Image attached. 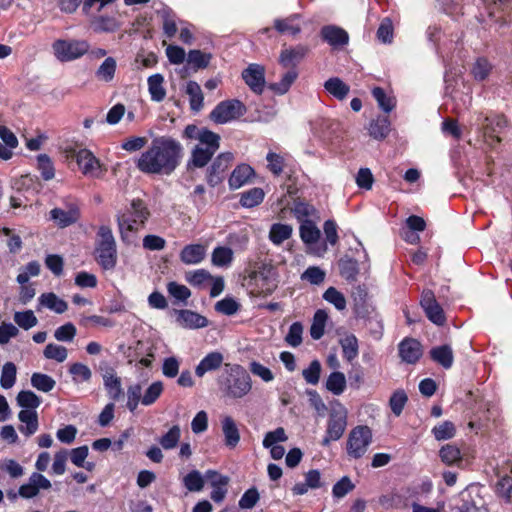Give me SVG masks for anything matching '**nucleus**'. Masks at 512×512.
Masks as SVG:
<instances>
[{
	"instance_id": "55",
	"label": "nucleus",
	"mask_w": 512,
	"mask_h": 512,
	"mask_svg": "<svg viewBox=\"0 0 512 512\" xmlns=\"http://www.w3.org/2000/svg\"><path fill=\"white\" fill-rule=\"evenodd\" d=\"M43 355L46 359H51L62 363L67 359L68 351L64 346L49 343L46 345L43 351Z\"/></svg>"
},
{
	"instance_id": "10",
	"label": "nucleus",
	"mask_w": 512,
	"mask_h": 512,
	"mask_svg": "<svg viewBox=\"0 0 512 512\" xmlns=\"http://www.w3.org/2000/svg\"><path fill=\"white\" fill-rule=\"evenodd\" d=\"M506 124L507 121L502 115L484 116L481 113L476 116L473 122V125H476L477 129L481 130L486 138L491 139L490 145L494 142H500L498 134L506 127Z\"/></svg>"
},
{
	"instance_id": "56",
	"label": "nucleus",
	"mask_w": 512,
	"mask_h": 512,
	"mask_svg": "<svg viewBox=\"0 0 512 512\" xmlns=\"http://www.w3.org/2000/svg\"><path fill=\"white\" fill-rule=\"evenodd\" d=\"M142 399V386L140 383H135L127 388V408L130 412H134Z\"/></svg>"
},
{
	"instance_id": "12",
	"label": "nucleus",
	"mask_w": 512,
	"mask_h": 512,
	"mask_svg": "<svg viewBox=\"0 0 512 512\" xmlns=\"http://www.w3.org/2000/svg\"><path fill=\"white\" fill-rule=\"evenodd\" d=\"M234 156L230 152H225L219 154L212 162L211 166L207 171V182L211 187H215L220 184L224 177L225 173L230 167Z\"/></svg>"
},
{
	"instance_id": "37",
	"label": "nucleus",
	"mask_w": 512,
	"mask_h": 512,
	"mask_svg": "<svg viewBox=\"0 0 512 512\" xmlns=\"http://www.w3.org/2000/svg\"><path fill=\"white\" fill-rule=\"evenodd\" d=\"M117 62L113 57H106L95 72L98 80L111 82L114 79Z\"/></svg>"
},
{
	"instance_id": "30",
	"label": "nucleus",
	"mask_w": 512,
	"mask_h": 512,
	"mask_svg": "<svg viewBox=\"0 0 512 512\" xmlns=\"http://www.w3.org/2000/svg\"><path fill=\"white\" fill-rule=\"evenodd\" d=\"M205 256V247L201 244H190L185 246L181 253L180 259L185 264H198Z\"/></svg>"
},
{
	"instance_id": "15",
	"label": "nucleus",
	"mask_w": 512,
	"mask_h": 512,
	"mask_svg": "<svg viewBox=\"0 0 512 512\" xmlns=\"http://www.w3.org/2000/svg\"><path fill=\"white\" fill-rule=\"evenodd\" d=\"M321 236L320 230L317 226L310 220L304 221L300 226V237L301 240L309 246L313 253L317 256H322L326 250L327 246L325 243L321 244L317 249L313 248V245L317 244Z\"/></svg>"
},
{
	"instance_id": "52",
	"label": "nucleus",
	"mask_w": 512,
	"mask_h": 512,
	"mask_svg": "<svg viewBox=\"0 0 512 512\" xmlns=\"http://www.w3.org/2000/svg\"><path fill=\"white\" fill-rule=\"evenodd\" d=\"M372 95L377 101L379 107L386 113L391 112L395 105L396 101L393 97L387 95L385 91L380 87H375L372 90Z\"/></svg>"
},
{
	"instance_id": "44",
	"label": "nucleus",
	"mask_w": 512,
	"mask_h": 512,
	"mask_svg": "<svg viewBox=\"0 0 512 512\" xmlns=\"http://www.w3.org/2000/svg\"><path fill=\"white\" fill-rule=\"evenodd\" d=\"M326 388L334 395H341L346 388V378L342 372H332L327 381Z\"/></svg>"
},
{
	"instance_id": "8",
	"label": "nucleus",
	"mask_w": 512,
	"mask_h": 512,
	"mask_svg": "<svg viewBox=\"0 0 512 512\" xmlns=\"http://www.w3.org/2000/svg\"><path fill=\"white\" fill-rule=\"evenodd\" d=\"M372 442V431L368 426L359 425L353 428L347 439V454L354 459L365 455Z\"/></svg>"
},
{
	"instance_id": "29",
	"label": "nucleus",
	"mask_w": 512,
	"mask_h": 512,
	"mask_svg": "<svg viewBox=\"0 0 512 512\" xmlns=\"http://www.w3.org/2000/svg\"><path fill=\"white\" fill-rule=\"evenodd\" d=\"M431 359L440 364L443 368L449 369L453 365L454 356L449 345H441L430 350Z\"/></svg>"
},
{
	"instance_id": "21",
	"label": "nucleus",
	"mask_w": 512,
	"mask_h": 512,
	"mask_svg": "<svg viewBox=\"0 0 512 512\" xmlns=\"http://www.w3.org/2000/svg\"><path fill=\"white\" fill-rule=\"evenodd\" d=\"M221 428L225 446L229 449H234L240 442V432L235 420L231 416L223 417Z\"/></svg>"
},
{
	"instance_id": "9",
	"label": "nucleus",
	"mask_w": 512,
	"mask_h": 512,
	"mask_svg": "<svg viewBox=\"0 0 512 512\" xmlns=\"http://www.w3.org/2000/svg\"><path fill=\"white\" fill-rule=\"evenodd\" d=\"M246 113L245 105L237 100H225L216 105L210 113V119L216 124H225L236 120Z\"/></svg>"
},
{
	"instance_id": "40",
	"label": "nucleus",
	"mask_w": 512,
	"mask_h": 512,
	"mask_svg": "<svg viewBox=\"0 0 512 512\" xmlns=\"http://www.w3.org/2000/svg\"><path fill=\"white\" fill-rule=\"evenodd\" d=\"M212 55L210 53H204L201 50H190L187 56V62L192 66L194 71L199 69H205L208 67Z\"/></svg>"
},
{
	"instance_id": "13",
	"label": "nucleus",
	"mask_w": 512,
	"mask_h": 512,
	"mask_svg": "<svg viewBox=\"0 0 512 512\" xmlns=\"http://www.w3.org/2000/svg\"><path fill=\"white\" fill-rule=\"evenodd\" d=\"M420 305L431 322L436 325H443L445 323L444 311L436 301L432 290H424L422 292Z\"/></svg>"
},
{
	"instance_id": "26",
	"label": "nucleus",
	"mask_w": 512,
	"mask_h": 512,
	"mask_svg": "<svg viewBox=\"0 0 512 512\" xmlns=\"http://www.w3.org/2000/svg\"><path fill=\"white\" fill-rule=\"evenodd\" d=\"M177 321L182 327L188 329H198L208 325L206 317L191 310H181L178 313Z\"/></svg>"
},
{
	"instance_id": "20",
	"label": "nucleus",
	"mask_w": 512,
	"mask_h": 512,
	"mask_svg": "<svg viewBox=\"0 0 512 512\" xmlns=\"http://www.w3.org/2000/svg\"><path fill=\"white\" fill-rule=\"evenodd\" d=\"M399 355L408 364L416 363L422 356V346L419 341L407 338L399 344Z\"/></svg>"
},
{
	"instance_id": "54",
	"label": "nucleus",
	"mask_w": 512,
	"mask_h": 512,
	"mask_svg": "<svg viewBox=\"0 0 512 512\" xmlns=\"http://www.w3.org/2000/svg\"><path fill=\"white\" fill-rule=\"evenodd\" d=\"M408 396L403 389L396 390L389 399V406L395 416H400L406 403Z\"/></svg>"
},
{
	"instance_id": "22",
	"label": "nucleus",
	"mask_w": 512,
	"mask_h": 512,
	"mask_svg": "<svg viewBox=\"0 0 512 512\" xmlns=\"http://www.w3.org/2000/svg\"><path fill=\"white\" fill-rule=\"evenodd\" d=\"M18 419L21 422L18 429L23 435L30 437L37 432L39 422L36 410H21Z\"/></svg>"
},
{
	"instance_id": "23",
	"label": "nucleus",
	"mask_w": 512,
	"mask_h": 512,
	"mask_svg": "<svg viewBox=\"0 0 512 512\" xmlns=\"http://www.w3.org/2000/svg\"><path fill=\"white\" fill-rule=\"evenodd\" d=\"M223 360V354L220 352L214 351L208 353L196 366V376L203 377L206 373L217 370L221 367Z\"/></svg>"
},
{
	"instance_id": "46",
	"label": "nucleus",
	"mask_w": 512,
	"mask_h": 512,
	"mask_svg": "<svg viewBox=\"0 0 512 512\" xmlns=\"http://www.w3.org/2000/svg\"><path fill=\"white\" fill-rule=\"evenodd\" d=\"M264 199V191L261 188L255 187L244 193L240 198V204L246 208H252L259 205Z\"/></svg>"
},
{
	"instance_id": "60",
	"label": "nucleus",
	"mask_w": 512,
	"mask_h": 512,
	"mask_svg": "<svg viewBox=\"0 0 512 512\" xmlns=\"http://www.w3.org/2000/svg\"><path fill=\"white\" fill-rule=\"evenodd\" d=\"M14 321L19 327L23 328L24 330H28L36 326L38 323V319L34 315V312L32 310L16 312L14 314Z\"/></svg>"
},
{
	"instance_id": "41",
	"label": "nucleus",
	"mask_w": 512,
	"mask_h": 512,
	"mask_svg": "<svg viewBox=\"0 0 512 512\" xmlns=\"http://www.w3.org/2000/svg\"><path fill=\"white\" fill-rule=\"evenodd\" d=\"M292 234V227L288 224L276 223L271 226L269 232V239L276 245H280L285 240L290 238Z\"/></svg>"
},
{
	"instance_id": "4",
	"label": "nucleus",
	"mask_w": 512,
	"mask_h": 512,
	"mask_svg": "<svg viewBox=\"0 0 512 512\" xmlns=\"http://www.w3.org/2000/svg\"><path fill=\"white\" fill-rule=\"evenodd\" d=\"M134 205L138 207L137 219L130 214H121L117 218L121 240L126 244L134 243L136 233L144 227L150 212L141 199H134Z\"/></svg>"
},
{
	"instance_id": "58",
	"label": "nucleus",
	"mask_w": 512,
	"mask_h": 512,
	"mask_svg": "<svg viewBox=\"0 0 512 512\" xmlns=\"http://www.w3.org/2000/svg\"><path fill=\"white\" fill-rule=\"evenodd\" d=\"M339 270L343 278L348 281H353L358 275V264L353 259H341L339 261Z\"/></svg>"
},
{
	"instance_id": "1",
	"label": "nucleus",
	"mask_w": 512,
	"mask_h": 512,
	"mask_svg": "<svg viewBox=\"0 0 512 512\" xmlns=\"http://www.w3.org/2000/svg\"><path fill=\"white\" fill-rule=\"evenodd\" d=\"M184 155L182 144L169 135L152 139L148 148L135 161L136 168L148 175H171Z\"/></svg>"
},
{
	"instance_id": "51",
	"label": "nucleus",
	"mask_w": 512,
	"mask_h": 512,
	"mask_svg": "<svg viewBox=\"0 0 512 512\" xmlns=\"http://www.w3.org/2000/svg\"><path fill=\"white\" fill-rule=\"evenodd\" d=\"M55 384V380L47 374L33 373L31 376V385L39 391L50 392Z\"/></svg>"
},
{
	"instance_id": "57",
	"label": "nucleus",
	"mask_w": 512,
	"mask_h": 512,
	"mask_svg": "<svg viewBox=\"0 0 512 512\" xmlns=\"http://www.w3.org/2000/svg\"><path fill=\"white\" fill-rule=\"evenodd\" d=\"M233 260V251L228 247H216L212 253V262L214 265L223 267L228 266Z\"/></svg>"
},
{
	"instance_id": "31",
	"label": "nucleus",
	"mask_w": 512,
	"mask_h": 512,
	"mask_svg": "<svg viewBox=\"0 0 512 512\" xmlns=\"http://www.w3.org/2000/svg\"><path fill=\"white\" fill-rule=\"evenodd\" d=\"M38 301L41 306L46 307L58 314L64 313L68 308L67 303L53 292L43 293L38 298Z\"/></svg>"
},
{
	"instance_id": "3",
	"label": "nucleus",
	"mask_w": 512,
	"mask_h": 512,
	"mask_svg": "<svg viewBox=\"0 0 512 512\" xmlns=\"http://www.w3.org/2000/svg\"><path fill=\"white\" fill-rule=\"evenodd\" d=\"M227 377L222 382L224 395L231 399H240L250 393L252 379L248 372L238 364H226Z\"/></svg>"
},
{
	"instance_id": "35",
	"label": "nucleus",
	"mask_w": 512,
	"mask_h": 512,
	"mask_svg": "<svg viewBox=\"0 0 512 512\" xmlns=\"http://www.w3.org/2000/svg\"><path fill=\"white\" fill-rule=\"evenodd\" d=\"M147 82L151 99L156 102L162 101L166 96V91L163 87L164 77L157 73L150 76Z\"/></svg>"
},
{
	"instance_id": "39",
	"label": "nucleus",
	"mask_w": 512,
	"mask_h": 512,
	"mask_svg": "<svg viewBox=\"0 0 512 512\" xmlns=\"http://www.w3.org/2000/svg\"><path fill=\"white\" fill-rule=\"evenodd\" d=\"M158 14L162 19L164 34L169 38L174 37L178 30L175 14L169 8H163L159 10Z\"/></svg>"
},
{
	"instance_id": "27",
	"label": "nucleus",
	"mask_w": 512,
	"mask_h": 512,
	"mask_svg": "<svg viewBox=\"0 0 512 512\" xmlns=\"http://www.w3.org/2000/svg\"><path fill=\"white\" fill-rule=\"evenodd\" d=\"M368 133L375 140L385 139L391 130V124L388 116H378L371 120L368 125Z\"/></svg>"
},
{
	"instance_id": "17",
	"label": "nucleus",
	"mask_w": 512,
	"mask_h": 512,
	"mask_svg": "<svg viewBox=\"0 0 512 512\" xmlns=\"http://www.w3.org/2000/svg\"><path fill=\"white\" fill-rule=\"evenodd\" d=\"M321 38L333 48H340L348 44L349 35L341 27L336 25H325L320 31Z\"/></svg>"
},
{
	"instance_id": "53",
	"label": "nucleus",
	"mask_w": 512,
	"mask_h": 512,
	"mask_svg": "<svg viewBox=\"0 0 512 512\" xmlns=\"http://www.w3.org/2000/svg\"><path fill=\"white\" fill-rule=\"evenodd\" d=\"M323 299L332 304L339 311H342L346 308L347 302L345 296L335 287H329L323 293Z\"/></svg>"
},
{
	"instance_id": "43",
	"label": "nucleus",
	"mask_w": 512,
	"mask_h": 512,
	"mask_svg": "<svg viewBox=\"0 0 512 512\" xmlns=\"http://www.w3.org/2000/svg\"><path fill=\"white\" fill-rule=\"evenodd\" d=\"M16 400L17 404L24 408L23 410H35L41 404V399L30 390L20 391Z\"/></svg>"
},
{
	"instance_id": "24",
	"label": "nucleus",
	"mask_w": 512,
	"mask_h": 512,
	"mask_svg": "<svg viewBox=\"0 0 512 512\" xmlns=\"http://www.w3.org/2000/svg\"><path fill=\"white\" fill-rule=\"evenodd\" d=\"M255 175V172L248 164L238 165L228 180L229 187L232 190L238 189L247 184L251 178Z\"/></svg>"
},
{
	"instance_id": "45",
	"label": "nucleus",
	"mask_w": 512,
	"mask_h": 512,
	"mask_svg": "<svg viewBox=\"0 0 512 512\" xmlns=\"http://www.w3.org/2000/svg\"><path fill=\"white\" fill-rule=\"evenodd\" d=\"M298 73L295 69L287 71L279 82L271 84L270 88L277 94L283 95L290 89L291 85L297 79Z\"/></svg>"
},
{
	"instance_id": "64",
	"label": "nucleus",
	"mask_w": 512,
	"mask_h": 512,
	"mask_svg": "<svg viewBox=\"0 0 512 512\" xmlns=\"http://www.w3.org/2000/svg\"><path fill=\"white\" fill-rule=\"evenodd\" d=\"M497 493L506 502L512 503V476L506 475L498 481Z\"/></svg>"
},
{
	"instance_id": "14",
	"label": "nucleus",
	"mask_w": 512,
	"mask_h": 512,
	"mask_svg": "<svg viewBox=\"0 0 512 512\" xmlns=\"http://www.w3.org/2000/svg\"><path fill=\"white\" fill-rule=\"evenodd\" d=\"M309 53L310 47L306 44L284 47L279 55V63L284 68H295Z\"/></svg>"
},
{
	"instance_id": "32",
	"label": "nucleus",
	"mask_w": 512,
	"mask_h": 512,
	"mask_svg": "<svg viewBox=\"0 0 512 512\" xmlns=\"http://www.w3.org/2000/svg\"><path fill=\"white\" fill-rule=\"evenodd\" d=\"M324 88L338 100H344L350 92V87L338 77H332L325 81Z\"/></svg>"
},
{
	"instance_id": "38",
	"label": "nucleus",
	"mask_w": 512,
	"mask_h": 512,
	"mask_svg": "<svg viewBox=\"0 0 512 512\" xmlns=\"http://www.w3.org/2000/svg\"><path fill=\"white\" fill-rule=\"evenodd\" d=\"M351 298L357 315H361L367 311L368 292L364 286L358 285L353 287Z\"/></svg>"
},
{
	"instance_id": "5",
	"label": "nucleus",
	"mask_w": 512,
	"mask_h": 512,
	"mask_svg": "<svg viewBox=\"0 0 512 512\" xmlns=\"http://www.w3.org/2000/svg\"><path fill=\"white\" fill-rule=\"evenodd\" d=\"M96 259L105 270H112L117 263L116 241L108 226H101L97 233Z\"/></svg>"
},
{
	"instance_id": "7",
	"label": "nucleus",
	"mask_w": 512,
	"mask_h": 512,
	"mask_svg": "<svg viewBox=\"0 0 512 512\" xmlns=\"http://www.w3.org/2000/svg\"><path fill=\"white\" fill-rule=\"evenodd\" d=\"M89 47L85 40L58 39L52 44L53 54L60 62H71L79 59L88 53Z\"/></svg>"
},
{
	"instance_id": "6",
	"label": "nucleus",
	"mask_w": 512,
	"mask_h": 512,
	"mask_svg": "<svg viewBox=\"0 0 512 512\" xmlns=\"http://www.w3.org/2000/svg\"><path fill=\"white\" fill-rule=\"evenodd\" d=\"M347 427V410L339 402L332 405L327 423L326 435L321 444L328 446L331 441L339 440Z\"/></svg>"
},
{
	"instance_id": "33",
	"label": "nucleus",
	"mask_w": 512,
	"mask_h": 512,
	"mask_svg": "<svg viewBox=\"0 0 512 512\" xmlns=\"http://www.w3.org/2000/svg\"><path fill=\"white\" fill-rule=\"evenodd\" d=\"M186 94L189 96L191 110L195 112L200 111L204 101L200 85L196 81H188L186 84Z\"/></svg>"
},
{
	"instance_id": "47",
	"label": "nucleus",
	"mask_w": 512,
	"mask_h": 512,
	"mask_svg": "<svg viewBox=\"0 0 512 512\" xmlns=\"http://www.w3.org/2000/svg\"><path fill=\"white\" fill-rule=\"evenodd\" d=\"M164 390V385L161 381H155L148 386L142 395L141 404L144 406H151L161 396Z\"/></svg>"
},
{
	"instance_id": "62",
	"label": "nucleus",
	"mask_w": 512,
	"mask_h": 512,
	"mask_svg": "<svg viewBox=\"0 0 512 512\" xmlns=\"http://www.w3.org/2000/svg\"><path fill=\"white\" fill-rule=\"evenodd\" d=\"M38 169L44 180H51L54 178L55 170L50 157L46 154H40L37 157Z\"/></svg>"
},
{
	"instance_id": "34",
	"label": "nucleus",
	"mask_w": 512,
	"mask_h": 512,
	"mask_svg": "<svg viewBox=\"0 0 512 512\" xmlns=\"http://www.w3.org/2000/svg\"><path fill=\"white\" fill-rule=\"evenodd\" d=\"M103 381L109 398L113 401L118 400L123 394L121 379L115 373L111 372L103 376Z\"/></svg>"
},
{
	"instance_id": "59",
	"label": "nucleus",
	"mask_w": 512,
	"mask_h": 512,
	"mask_svg": "<svg viewBox=\"0 0 512 512\" xmlns=\"http://www.w3.org/2000/svg\"><path fill=\"white\" fill-rule=\"evenodd\" d=\"M439 456L447 465H452L461 460V452L455 445L447 444L439 451Z\"/></svg>"
},
{
	"instance_id": "36",
	"label": "nucleus",
	"mask_w": 512,
	"mask_h": 512,
	"mask_svg": "<svg viewBox=\"0 0 512 512\" xmlns=\"http://www.w3.org/2000/svg\"><path fill=\"white\" fill-rule=\"evenodd\" d=\"M328 314L325 310L319 309L315 312L310 327V335L314 340H319L325 332Z\"/></svg>"
},
{
	"instance_id": "48",
	"label": "nucleus",
	"mask_w": 512,
	"mask_h": 512,
	"mask_svg": "<svg viewBox=\"0 0 512 512\" xmlns=\"http://www.w3.org/2000/svg\"><path fill=\"white\" fill-rule=\"evenodd\" d=\"M17 368L13 362H6L1 371L0 385L3 389H10L16 382Z\"/></svg>"
},
{
	"instance_id": "49",
	"label": "nucleus",
	"mask_w": 512,
	"mask_h": 512,
	"mask_svg": "<svg viewBox=\"0 0 512 512\" xmlns=\"http://www.w3.org/2000/svg\"><path fill=\"white\" fill-rule=\"evenodd\" d=\"M205 475L202 476L197 470L190 471L183 478V485L189 492H199L204 487Z\"/></svg>"
},
{
	"instance_id": "42",
	"label": "nucleus",
	"mask_w": 512,
	"mask_h": 512,
	"mask_svg": "<svg viewBox=\"0 0 512 512\" xmlns=\"http://www.w3.org/2000/svg\"><path fill=\"white\" fill-rule=\"evenodd\" d=\"M180 437L181 429L178 425H174L159 438L158 442L163 449L171 450L178 445Z\"/></svg>"
},
{
	"instance_id": "61",
	"label": "nucleus",
	"mask_w": 512,
	"mask_h": 512,
	"mask_svg": "<svg viewBox=\"0 0 512 512\" xmlns=\"http://www.w3.org/2000/svg\"><path fill=\"white\" fill-rule=\"evenodd\" d=\"M455 432V425L450 421H444L432 429L434 437L439 441L451 439Z\"/></svg>"
},
{
	"instance_id": "63",
	"label": "nucleus",
	"mask_w": 512,
	"mask_h": 512,
	"mask_svg": "<svg viewBox=\"0 0 512 512\" xmlns=\"http://www.w3.org/2000/svg\"><path fill=\"white\" fill-rule=\"evenodd\" d=\"M240 304L232 297H225L218 301L215 305V310L224 315H234L238 312Z\"/></svg>"
},
{
	"instance_id": "16",
	"label": "nucleus",
	"mask_w": 512,
	"mask_h": 512,
	"mask_svg": "<svg viewBox=\"0 0 512 512\" xmlns=\"http://www.w3.org/2000/svg\"><path fill=\"white\" fill-rule=\"evenodd\" d=\"M51 488V482L42 474L34 472L30 475L28 483L19 487L18 494L25 499H31L38 495L41 489Z\"/></svg>"
},
{
	"instance_id": "50",
	"label": "nucleus",
	"mask_w": 512,
	"mask_h": 512,
	"mask_svg": "<svg viewBox=\"0 0 512 512\" xmlns=\"http://www.w3.org/2000/svg\"><path fill=\"white\" fill-rule=\"evenodd\" d=\"M69 373L75 383L88 382L92 377L91 369L80 362L71 364L69 367Z\"/></svg>"
},
{
	"instance_id": "2",
	"label": "nucleus",
	"mask_w": 512,
	"mask_h": 512,
	"mask_svg": "<svg viewBox=\"0 0 512 512\" xmlns=\"http://www.w3.org/2000/svg\"><path fill=\"white\" fill-rule=\"evenodd\" d=\"M183 137L198 142L191 150L186 164L189 171L205 167L220 147V136L217 133L193 124L185 127Z\"/></svg>"
},
{
	"instance_id": "19",
	"label": "nucleus",
	"mask_w": 512,
	"mask_h": 512,
	"mask_svg": "<svg viewBox=\"0 0 512 512\" xmlns=\"http://www.w3.org/2000/svg\"><path fill=\"white\" fill-rule=\"evenodd\" d=\"M77 164L84 175L96 177L100 173V162L87 149H81L76 155Z\"/></svg>"
},
{
	"instance_id": "28",
	"label": "nucleus",
	"mask_w": 512,
	"mask_h": 512,
	"mask_svg": "<svg viewBox=\"0 0 512 512\" xmlns=\"http://www.w3.org/2000/svg\"><path fill=\"white\" fill-rule=\"evenodd\" d=\"M342 348L343 358L348 362H352L359 354L358 339L354 334L346 333L339 339Z\"/></svg>"
},
{
	"instance_id": "18",
	"label": "nucleus",
	"mask_w": 512,
	"mask_h": 512,
	"mask_svg": "<svg viewBox=\"0 0 512 512\" xmlns=\"http://www.w3.org/2000/svg\"><path fill=\"white\" fill-rule=\"evenodd\" d=\"M242 77L250 89L260 94L264 89V68L258 64H250L243 72Z\"/></svg>"
},
{
	"instance_id": "11",
	"label": "nucleus",
	"mask_w": 512,
	"mask_h": 512,
	"mask_svg": "<svg viewBox=\"0 0 512 512\" xmlns=\"http://www.w3.org/2000/svg\"><path fill=\"white\" fill-rule=\"evenodd\" d=\"M457 512H490L476 486H471L460 493Z\"/></svg>"
},
{
	"instance_id": "25",
	"label": "nucleus",
	"mask_w": 512,
	"mask_h": 512,
	"mask_svg": "<svg viewBox=\"0 0 512 512\" xmlns=\"http://www.w3.org/2000/svg\"><path fill=\"white\" fill-rule=\"evenodd\" d=\"M50 217L60 227H67L79 219V210L76 206H71L67 210L54 208L50 211Z\"/></svg>"
}]
</instances>
